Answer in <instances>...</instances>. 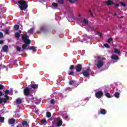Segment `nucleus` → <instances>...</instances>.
Masks as SVG:
<instances>
[{"instance_id":"nucleus-1","label":"nucleus","mask_w":127,"mask_h":127,"mask_svg":"<svg viewBox=\"0 0 127 127\" xmlns=\"http://www.w3.org/2000/svg\"><path fill=\"white\" fill-rule=\"evenodd\" d=\"M18 5L21 10H25L27 9V7H28V5L26 1L23 0H20L17 1Z\"/></svg>"},{"instance_id":"nucleus-2","label":"nucleus","mask_w":127,"mask_h":127,"mask_svg":"<svg viewBox=\"0 0 127 127\" xmlns=\"http://www.w3.org/2000/svg\"><path fill=\"white\" fill-rule=\"evenodd\" d=\"M96 63V67L98 69H101L103 66L104 65V61H103L101 59H98L97 60H95V61Z\"/></svg>"},{"instance_id":"nucleus-3","label":"nucleus","mask_w":127,"mask_h":127,"mask_svg":"<svg viewBox=\"0 0 127 127\" xmlns=\"http://www.w3.org/2000/svg\"><path fill=\"white\" fill-rule=\"evenodd\" d=\"M31 91V88H30V85H28L27 87H25L23 90L24 95L25 96H29Z\"/></svg>"},{"instance_id":"nucleus-4","label":"nucleus","mask_w":127,"mask_h":127,"mask_svg":"<svg viewBox=\"0 0 127 127\" xmlns=\"http://www.w3.org/2000/svg\"><path fill=\"white\" fill-rule=\"evenodd\" d=\"M54 123H56L57 127H61L63 124L62 119L60 117H58L57 118L54 119Z\"/></svg>"},{"instance_id":"nucleus-5","label":"nucleus","mask_w":127,"mask_h":127,"mask_svg":"<svg viewBox=\"0 0 127 127\" xmlns=\"http://www.w3.org/2000/svg\"><path fill=\"white\" fill-rule=\"evenodd\" d=\"M103 96V91H99L95 93V97L97 98V99H101Z\"/></svg>"},{"instance_id":"nucleus-6","label":"nucleus","mask_w":127,"mask_h":127,"mask_svg":"<svg viewBox=\"0 0 127 127\" xmlns=\"http://www.w3.org/2000/svg\"><path fill=\"white\" fill-rule=\"evenodd\" d=\"M75 69L76 72H81L82 71V64H78L75 66Z\"/></svg>"},{"instance_id":"nucleus-7","label":"nucleus","mask_w":127,"mask_h":127,"mask_svg":"<svg viewBox=\"0 0 127 127\" xmlns=\"http://www.w3.org/2000/svg\"><path fill=\"white\" fill-rule=\"evenodd\" d=\"M106 3L107 5H112L113 4H115V3H114V1H113V0H108Z\"/></svg>"},{"instance_id":"nucleus-8","label":"nucleus","mask_w":127,"mask_h":127,"mask_svg":"<svg viewBox=\"0 0 127 127\" xmlns=\"http://www.w3.org/2000/svg\"><path fill=\"white\" fill-rule=\"evenodd\" d=\"M7 102V98H2L0 97V105L2 103H6Z\"/></svg>"},{"instance_id":"nucleus-9","label":"nucleus","mask_w":127,"mask_h":127,"mask_svg":"<svg viewBox=\"0 0 127 127\" xmlns=\"http://www.w3.org/2000/svg\"><path fill=\"white\" fill-rule=\"evenodd\" d=\"M82 74L84 77H89L90 76V73L87 72L86 70H83L82 71Z\"/></svg>"},{"instance_id":"nucleus-10","label":"nucleus","mask_w":127,"mask_h":127,"mask_svg":"<svg viewBox=\"0 0 127 127\" xmlns=\"http://www.w3.org/2000/svg\"><path fill=\"white\" fill-rule=\"evenodd\" d=\"M40 30H41V31H44V32H47V31H49V29L42 26V27H41Z\"/></svg>"},{"instance_id":"nucleus-11","label":"nucleus","mask_w":127,"mask_h":127,"mask_svg":"<svg viewBox=\"0 0 127 127\" xmlns=\"http://www.w3.org/2000/svg\"><path fill=\"white\" fill-rule=\"evenodd\" d=\"M14 123H15V119L13 118L10 119L8 122L9 125H14Z\"/></svg>"},{"instance_id":"nucleus-12","label":"nucleus","mask_w":127,"mask_h":127,"mask_svg":"<svg viewBox=\"0 0 127 127\" xmlns=\"http://www.w3.org/2000/svg\"><path fill=\"white\" fill-rule=\"evenodd\" d=\"M111 59H112V60H119V59H120V58H119V57L117 55H113L111 57Z\"/></svg>"},{"instance_id":"nucleus-13","label":"nucleus","mask_w":127,"mask_h":127,"mask_svg":"<svg viewBox=\"0 0 127 127\" xmlns=\"http://www.w3.org/2000/svg\"><path fill=\"white\" fill-rule=\"evenodd\" d=\"M23 42L25 44H26L27 45H29V44L31 43V41L28 39H27V40H25V41H24Z\"/></svg>"},{"instance_id":"nucleus-14","label":"nucleus","mask_w":127,"mask_h":127,"mask_svg":"<svg viewBox=\"0 0 127 127\" xmlns=\"http://www.w3.org/2000/svg\"><path fill=\"white\" fill-rule=\"evenodd\" d=\"M107 114V110L104 109H100V114L106 115Z\"/></svg>"},{"instance_id":"nucleus-15","label":"nucleus","mask_w":127,"mask_h":127,"mask_svg":"<svg viewBox=\"0 0 127 127\" xmlns=\"http://www.w3.org/2000/svg\"><path fill=\"white\" fill-rule=\"evenodd\" d=\"M28 38V36L26 34H23L22 36V39L23 41H24L25 40H26Z\"/></svg>"},{"instance_id":"nucleus-16","label":"nucleus","mask_w":127,"mask_h":127,"mask_svg":"<svg viewBox=\"0 0 127 127\" xmlns=\"http://www.w3.org/2000/svg\"><path fill=\"white\" fill-rule=\"evenodd\" d=\"M8 50V46L7 45H5L2 48V50L3 52H6Z\"/></svg>"},{"instance_id":"nucleus-17","label":"nucleus","mask_w":127,"mask_h":127,"mask_svg":"<svg viewBox=\"0 0 127 127\" xmlns=\"http://www.w3.org/2000/svg\"><path fill=\"white\" fill-rule=\"evenodd\" d=\"M16 103L18 105H20V104H21V103H22V100L20 98H18L16 100Z\"/></svg>"},{"instance_id":"nucleus-18","label":"nucleus","mask_w":127,"mask_h":127,"mask_svg":"<svg viewBox=\"0 0 127 127\" xmlns=\"http://www.w3.org/2000/svg\"><path fill=\"white\" fill-rule=\"evenodd\" d=\"M30 87H31V88H32L33 89H37V88H38V85L31 84V85H30Z\"/></svg>"},{"instance_id":"nucleus-19","label":"nucleus","mask_w":127,"mask_h":127,"mask_svg":"<svg viewBox=\"0 0 127 127\" xmlns=\"http://www.w3.org/2000/svg\"><path fill=\"white\" fill-rule=\"evenodd\" d=\"M114 53L120 55L121 54V52L118 49L115 48L114 49Z\"/></svg>"},{"instance_id":"nucleus-20","label":"nucleus","mask_w":127,"mask_h":127,"mask_svg":"<svg viewBox=\"0 0 127 127\" xmlns=\"http://www.w3.org/2000/svg\"><path fill=\"white\" fill-rule=\"evenodd\" d=\"M114 96V97H115V98H117V99H118V98H120V93L115 92Z\"/></svg>"},{"instance_id":"nucleus-21","label":"nucleus","mask_w":127,"mask_h":127,"mask_svg":"<svg viewBox=\"0 0 127 127\" xmlns=\"http://www.w3.org/2000/svg\"><path fill=\"white\" fill-rule=\"evenodd\" d=\"M52 5L56 8H57L58 7V3H57L53 2L52 3Z\"/></svg>"},{"instance_id":"nucleus-22","label":"nucleus","mask_w":127,"mask_h":127,"mask_svg":"<svg viewBox=\"0 0 127 127\" xmlns=\"http://www.w3.org/2000/svg\"><path fill=\"white\" fill-rule=\"evenodd\" d=\"M35 47L34 46H33L28 48L27 49V50H28V49H29V50H33L34 51V50H35Z\"/></svg>"},{"instance_id":"nucleus-23","label":"nucleus","mask_w":127,"mask_h":127,"mask_svg":"<svg viewBox=\"0 0 127 127\" xmlns=\"http://www.w3.org/2000/svg\"><path fill=\"white\" fill-rule=\"evenodd\" d=\"M18 29H19V25H15L14 26V30H18Z\"/></svg>"},{"instance_id":"nucleus-24","label":"nucleus","mask_w":127,"mask_h":127,"mask_svg":"<svg viewBox=\"0 0 127 127\" xmlns=\"http://www.w3.org/2000/svg\"><path fill=\"white\" fill-rule=\"evenodd\" d=\"M33 29H34V28H31V29H30L28 31V33H30V34H32V33H33Z\"/></svg>"},{"instance_id":"nucleus-25","label":"nucleus","mask_w":127,"mask_h":127,"mask_svg":"<svg viewBox=\"0 0 127 127\" xmlns=\"http://www.w3.org/2000/svg\"><path fill=\"white\" fill-rule=\"evenodd\" d=\"M15 36L16 38H19L20 37V34H19V33L16 32L15 33Z\"/></svg>"},{"instance_id":"nucleus-26","label":"nucleus","mask_w":127,"mask_h":127,"mask_svg":"<svg viewBox=\"0 0 127 127\" xmlns=\"http://www.w3.org/2000/svg\"><path fill=\"white\" fill-rule=\"evenodd\" d=\"M16 50L18 51V52H20L21 51V47L19 46L16 47Z\"/></svg>"},{"instance_id":"nucleus-27","label":"nucleus","mask_w":127,"mask_h":127,"mask_svg":"<svg viewBox=\"0 0 127 127\" xmlns=\"http://www.w3.org/2000/svg\"><path fill=\"white\" fill-rule=\"evenodd\" d=\"M27 47V45H26V44H23L22 45V49H23L24 50L26 49V48Z\"/></svg>"},{"instance_id":"nucleus-28","label":"nucleus","mask_w":127,"mask_h":127,"mask_svg":"<svg viewBox=\"0 0 127 127\" xmlns=\"http://www.w3.org/2000/svg\"><path fill=\"white\" fill-rule=\"evenodd\" d=\"M0 123L3 124L4 123V118L3 117H0Z\"/></svg>"},{"instance_id":"nucleus-29","label":"nucleus","mask_w":127,"mask_h":127,"mask_svg":"<svg viewBox=\"0 0 127 127\" xmlns=\"http://www.w3.org/2000/svg\"><path fill=\"white\" fill-rule=\"evenodd\" d=\"M22 126H27L28 123L27 121H24L22 122Z\"/></svg>"},{"instance_id":"nucleus-30","label":"nucleus","mask_w":127,"mask_h":127,"mask_svg":"<svg viewBox=\"0 0 127 127\" xmlns=\"http://www.w3.org/2000/svg\"><path fill=\"white\" fill-rule=\"evenodd\" d=\"M58 2L61 4H62L64 3V0H58Z\"/></svg>"},{"instance_id":"nucleus-31","label":"nucleus","mask_w":127,"mask_h":127,"mask_svg":"<svg viewBox=\"0 0 127 127\" xmlns=\"http://www.w3.org/2000/svg\"><path fill=\"white\" fill-rule=\"evenodd\" d=\"M50 103L51 104H52V105H54L55 104V100H54V99H51L50 101Z\"/></svg>"},{"instance_id":"nucleus-32","label":"nucleus","mask_w":127,"mask_h":127,"mask_svg":"<svg viewBox=\"0 0 127 127\" xmlns=\"http://www.w3.org/2000/svg\"><path fill=\"white\" fill-rule=\"evenodd\" d=\"M41 122L43 125H44V124H47V121H46V120L45 119L41 120Z\"/></svg>"},{"instance_id":"nucleus-33","label":"nucleus","mask_w":127,"mask_h":127,"mask_svg":"<svg viewBox=\"0 0 127 127\" xmlns=\"http://www.w3.org/2000/svg\"><path fill=\"white\" fill-rule=\"evenodd\" d=\"M112 41H113V38H109L108 40H107V42L108 43H111V42H112Z\"/></svg>"},{"instance_id":"nucleus-34","label":"nucleus","mask_w":127,"mask_h":127,"mask_svg":"<svg viewBox=\"0 0 127 127\" xmlns=\"http://www.w3.org/2000/svg\"><path fill=\"white\" fill-rule=\"evenodd\" d=\"M76 81H75V80H70L69 82V85H73V84H74V83H75Z\"/></svg>"},{"instance_id":"nucleus-35","label":"nucleus","mask_w":127,"mask_h":127,"mask_svg":"<svg viewBox=\"0 0 127 127\" xmlns=\"http://www.w3.org/2000/svg\"><path fill=\"white\" fill-rule=\"evenodd\" d=\"M77 2V0H69V2L70 3H75V2Z\"/></svg>"},{"instance_id":"nucleus-36","label":"nucleus","mask_w":127,"mask_h":127,"mask_svg":"<svg viewBox=\"0 0 127 127\" xmlns=\"http://www.w3.org/2000/svg\"><path fill=\"white\" fill-rule=\"evenodd\" d=\"M105 96L107 98H111V94L110 93H105Z\"/></svg>"},{"instance_id":"nucleus-37","label":"nucleus","mask_w":127,"mask_h":127,"mask_svg":"<svg viewBox=\"0 0 127 127\" xmlns=\"http://www.w3.org/2000/svg\"><path fill=\"white\" fill-rule=\"evenodd\" d=\"M83 22H84V23H86V24L89 23V20H88V19H83Z\"/></svg>"},{"instance_id":"nucleus-38","label":"nucleus","mask_w":127,"mask_h":127,"mask_svg":"<svg viewBox=\"0 0 127 127\" xmlns=\"http://www.w3.org/2000/svg\"><path fill=\"white\" fill-rule=\"evenodd\" d=\"M51 117V113L47 112V118H50Z\"/></svg>"},{"instance_id":"nucleus-39","label":"nucleus","mask_w":127,"mask_h":127,"mask_svg":"<svg viewBox=\"0 0 127 127\" xmlns=\"http://www.w3.org/2000/svg\"><path fill=\"white\" fill-rule=\"evenodd\" d=\"M3 91L5 93V95H8V94H9V90H3Z\"/></svg>"},{"instance_id":"nucleus-40","label":"nucleus","mask_w":127,"mask_h":127,"mask_svg":"<svg viewBox=\"0 0 127 127\" xmlns=\"http://www.w3.org/2000/svg\"><path fill=\"white\" fill-rule=\"evenodd\" d=\"M104 46H105V47H106V48H108V49H109V48H110V46L109 45V44H105L104 45Z\"/></svg>"},{"instance_id":"nucleus-41","label":"nucleus","mask_w":127,"mask_h":127,"mask_svg":"<svg viewBox=\"0 0 127 127\" xmlns=\"http://www.w3.org/2000/svg\"><path fill=\"white\" fill-rule=\"evenodd\" d=\"M4 86L2 84H0V90H3Z\"/></svg>"},{"instance_id":"nucleus-42","label":"nucleus","mask_w":127,"mask_h":127,"mask_svg":"<svg viewBox=\"0 0 127 127\" xmlns=\"http://www.w3.org/2000/svg\"><path fill=\"white\" fill-rule=\"evenodd\" d=\"M121 4L122 6H127V4H126L125 2H121Z\"/></svg>"},{"instance_id":"nucleus-43","label":"nucleus","mask_w":127,"mask_h":127,"mask_svg":"<svg viewBox=\"0 0 127 127\" xmlns=\"http://www.w3.org/2000/svg\"><path fill=\"white\" fill-rule=\"evenodd\" d=\"M68 75H72V76H74V71H71L70 72L68 73Z\"/></svg>"},{"instance_id":"nucleus-44","label":"nucleus","mask_w":127,"mask_h":127,"mask_svg":"<svg viewBox=\"0 0 127 127\" xmlns=\"http://www.w3.org/2000/svg\"><path fill=\"white\" fill-rule=\"evenodd\" d=\"M88 12H89V13L90 14V15H91V16H93V12H92V10H89L88 11Z\"/></svg>"},{"instance_id":"nucleus-45","label":"nucleus","mask_w":127,"mask_h":127,"mask_svg":"<svg viewBox=\"0 0 127 127\" xmlns=\"http://www.w3.org/2000/svg\"><path fill=\"white\" fill-rule=\"evenodd\" d=\"M74 69V65H71L69 67V70H73Z\"/></svg>"},{"instance_id":"nucleus-46","label":"nucleus","mask_w":127,"mask_h":127,"mask_svg":"<svg viewBox=\"0 0 127 127\" xmlns=\"http://www.w3.org/2000/svg\"><path fill=\"white\" fill-rule=\"evenodd\" d=\"M2 37H3V34L2 33L0 32V38H2Z\"/></svg>"},{"instance_id":"nucleus-47","label":"nucleus","mask_w":127,"mask_h":127,"mask_svg":"<svg viewBox=\"0 0 127 127\" xmlns=\"http://www.w3.org/2000/svg\"><path fill=\"white\" fill-rule=\"evenodd\" d=\"M3 96V93L1 91H0V97H2Z\"/></svg>"},{"instance_id":"nucleus-48","label":"nucleus","mask_w":127,"mask_h":127,"mask_svg":"<svg viewBox=\"0 0 127 127\" xmlns=\"http://www.w3.org/2000/svg\"><path fill=\"white\" fill-rule=\"evenodd\" d=\"M114 5H115L116 7H119V6H120V4H115Z\"/></svg>"},{"instance_id":"nucleus-49","label":"nucleus","mask_w":127,"mask_h":127,"mask_svg":"<svg viewBox=\"0 0 127 127\" xmlns=\"http://www.w3.org/2000/svg\"><path fill=\"white\" fill-rule=\"evenodd\" d=\"M0 44H3V41L0 40Z\"/></svg>"},{"instance_id":"nucleus-50","label":"nucleus","mask_w":127,"mask_h":127,"mask_svg":"<svg viewBox=\"0 0 127 127\" xmlns=\"http://www.w3.org/2000/svg\"><path fill=\"white\" fill-rule=\"evenodd\" d=\"M34 100V97H32L31 98V101H32V102H34L33 101V100Z\"/></svg>"},{"instance_id":"nucleus-51","label":"nucleus","mask_w":127,"mask_h":127,"mask_svg":"<svg viewBox=\"0 0 127 127\" xmlns=\"http://www.w3.org/2000/svg\"><path fill=\"white\" fill-rule=\"evenodd\" d=\"M69 89H71V88L68 87V88L65 89V91H67V90H69Z\"/></svg>"},{"instance_id":"nucleus-52","label":"nucleus","mask_w":127,"mask_h":127,"mask_svg":"<svg viewBox=\"0 0 127 127\" xmlns=\"http://www.w3.org/2000/svg\"><path fill=\"white\" fill-rule=\"evenodd\" d=\"M86 71H90V67L87 68Z\"/></svg>"},{"instance_id":"nucleus-53","label":"nucleus","mask_w":127,"mask_h":127,"mask_svg":"<svg viewBox=\"0 0 127 127\" xmlns=\"http://www.w3.org/2000/svg\"><path fill=\"white\" fill-rule=\"evenodd\" d=\"M5 98H8V96H7V94H6V95H5Z\"/></svg>"},{"instance_id":"nucleus-54","label":"nucleus","mask_w":127,"mask_h":127,"mask_svg":"<svg viewBox=\"0 0 127 127\" xmlns=\"http://www.w3.org/2000/svg\"><path fill=\"white\" fill-rule=\"evenodd\" d=\"M100 37H103V34H100Z\"/></svg>"},{"instance_id":"nucleus-55","label":"nucleus","mask_w":127,"mask_h":127,"mask_svg":"<svg viewBox=\"0 0 127 127\" xmlns=\"http://www.w3.org/2000/svg\"><path fill=\"white\" fill-rule=\"evenodd\" d=\"M68 118H69V117H68V116H65V119H68Z\"/></svg>"},{"instance_id":"nucleus-56","label":"nucleus","mask_w":127,"mask_h":127,"mask_svg":"<svg viewBox=\"0 0 127 127\" xmlns=\"http://www.w3.org/2000/svg\"><path fill=\"white\" fill-rule=\"evenodd\" d=\"M14 92H15V94H17V90H15Z\"/></svg>"},{"instance_id":"nucleus-57","label":"nucleus","mask_w":127,"mask_h":127,"mask_svg":"<svg viewBox=\"0 0 127 127\" xmlns=\"http://www.w3.org/2000/svg\"><path fill=\"white\" fill-rule=\"evenodd\" d=\"M117 13L114 14V16H117Z\"/></svg>"},{"instance_id":"nucleus-58","label":"nucleus","mask_w":127,"mask_h":127,"mask_svg":"<svg viewBox=\"0 0 127 127\" xmlns=\"http://www.w3.org/2000/svg\"><path fill=\"white\" fill-rule=\"evenodd\" d=\"M8 32V31L7 30H6V31H5V33H7Z\"/></svg>"},{"instance_id":"nucleus-59","label":"nucleus","mask_w":127,"mask_h":127,"mask_svg":"<svg viewBox=\"0 0 127 127\" xmlns=\"http://www.w3.org/2000/svg\"><path fill=\"white\" fill-rule=\"evenodd\" d=\"M35 113H38V110H36L35 111Z\"/></svg>"},{"instance_id":"nucleus-60","label":"nucleus","mask_w":127,"mask_h":127,"mask_svg":"<svg viewBox=\"0 0 127 127\" xmlns=\"http://www.w3.org/2000/svg\"><path fill=\"white\" fill-rule=\"evenodd\" d=\"M2 66V64H0V67ZM1 70V68H0V71Z\"/></svg>"},{"instance_id":"nucleus-61","label":"nucleus","mask_w":127,"mask_h":127,"mask_svg":"<svg viewBox=\"0 0 127 127\" xmlns=\"http://www.w3.org/2000/svg\"><path fill=\"white\" fill-rule=\"evenodd\" d=\"M78 16L80 17H81V14H79L78 15Z\"/></svg>"},{"instance_id":"nucleus-62","label":"nucleus","mask_w":127,"mask_h":127,"mask_svg":"<svg viewBox=\"0 0 127 127\" xmlns=\"http://www.w3.org/2000/svg\"><path fill=\"white\" fill-rule=\"evenodd\" d=\"M3 68H5V66H4V65H3Z\"/></svg>"},{"instance_id":"nucleus-63","label":"nucleus","mask_w":127,"mask_h":127,"mask_svg":"<svg viewBox=\"0 0 127 127\" xmlns=\"http://www.w3.org/2000/svg\"><path fill=\"white\" fill-rule=\"evenodd\" d=\"M20 32H21V31H19V33H20Z\"/></svg>"},{"instance_id":"nucleus-64","label":"nucleus","mask_w":127,"mask_h":127,"mask_svg":"<svg viewBox=\"0 0 127 127\" xmlns=\"http://www.w3.org/2000/svg\"><path fill=\"white\" fill-rule=\"evenodd\" d=\"M120 18H123V17H121Z\"/></svg>"}]
</instances>
